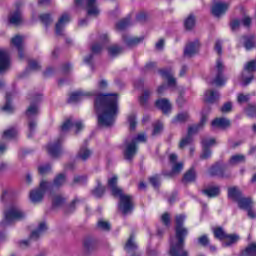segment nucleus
<instances>
[{
    "instance_id": "obj_1",
    "label": "nucleus",
    "mask_w": 256,
    "mask_h": 256,
    "mask_svg": "<svg viewBox=\"0 0 256 256\" xmlns=\"http://www.w3.org/2000/svg\"><path fill=\"white\" fill-rule=\"evenodd\" d=\"M99 127H111L119 115V94H98L94 101Z\"/></svg>"
},
{
    "instance_id": "obj_2",
    "label": "nucleus",
    "mask_w": 256,
    "mask_h": 256,
    "mask_svg": "<svg viewBox=\"0 0 256 256\" xmlns=\"http://www.w3.org/2000/svg\"><path fill=\"white\" fill-rule=\"evenodd\" d=\"M183 223H185V215L176 216L175 238H170L171 256H189V252L185 250V238L189 235V230Z\"/></svg>"
},
{
    "instance_id": "obj_3",
    "label": "nucleus",
    "mask_w": 256,
    "mask_h": 256,
    "mask_svg": "<svg viewBox=\"0 0 256 256\" xmlns=\"http://www.w3.org/2000/svg\"><path fill=\"white\" fill-rule=\"evenodd\" d=\"M117 176H113L108 180V187H110L113 197H119L120 201L118 209L123 215H129L133 211V197L123 194V190L117 186Z\"/></svg>"
},
{
    "instance_id": "obj_4",
    "label": "nucleus",
    "mask_w": 256,
    "mask_h": 256,
    "mask_svg": "<svg viewBox=\"0 0 256 256\" xmlns=\"http://www.w3.org/2000/svg\"><path fill=\"white\" fill-rule=\"evenodd\" d=\"M27 215L21 209V207L17 205H12L4 212V219L2 221L3 227H7L8 225H13L15 221H22L25 219Z\"/></svg>"
},
{
    "instance_id": "obj_5",
    "label": "nucleus",
    "mask_w": 256,
    "mask_h": 256,
    "mask_svg": "<svg viewBox=\"0 0 256 256\" xmlns=\"http://www.w3.org/2000/svg\"><path fill=\"white\" fill-rule=\"evenodd\" d=\"M228 197L232 201L238 203V207L240 209H244L245 211H247V209H251V207H253V201H251L250 198L243 197V194L238 187L229 188Z\"/></svg>"
},
{
    "instance_id": "obj_6",
    "label": "nucleus",
    "mask_w": 256,
    "mask_h": 256,
    "mask_svg": "<svg viewBox=\"0 0 256 256\" xmlns=\"http://www.w3.org/2000/svg\"><path fill=\"white\" fill-rule=\"evenodd\" d=\"M207 123V116H202L200 123L194 124L188 128L187 136L182 138L179 144L180 149H185L187 145H191V142L193 141V135H196V133L203 129V126Z\"/></svg>"
},
{
    "instance_id": "obj_7",
    "label": "nucleus",
    "mask_w": 256,
    "mask_h": 256,
    "mask_svg": "<svg viewBox=\"0 0 256 256\" xmlns=\"http://www.w3.org/2000/svg\"><path fill=\"white\" fill-rule=\"evenodd\" d=\"M51 189V182L46 180H42L38 188L33 189L29 193V199L31 203L37 204L43 201V197H45V192Z\"/></svg>"
},
{
    "instance_id": "obj_8",
    "label": "nucleus",
    "mask_w": 256,
    "mask_h": 256,
    "mask_svg": "<svg viewBox=\"0 0 256 256\" xmlns=\"http://www.w3.org/2000/svg\"><path fill=\"white\" fill-rule=\"evenodd\" d=\"M214 237L216 239H219L220 241H223V239H226V241L223 242V247H231V245H235L237 241H239V236L236 234H227L223 228L218 227L214 229Z\"/></svg>"
},
{
    "instance_id": "obj_9",
    "label": "nucleus",
    "mask_w": 256,
    "mask_h": 256,
    "mask_svg": "<svg viewBox=\"0 0 256 256\" xmlns=\"http://www.w3.org/2000/svg\"><path fill=\"white\" fill-rule=\"evenodd\" d=\"M224 69H225V66L223 65V61H221V59H218L216 61L215 68L212 70V75H214V79L212 83H214L216 87H223V85L227 83V78L223 76Z\"/></svg>"
},
{
    "instance_id": "obj_10",
    "label": "nucleus",
    "mask_w": 256,
    "mask_h": 256,
    "mask_svg": "<svg viewBox=\"0 0 256 256\" xmlns=\"http://www.w3.org/2000/svg\"><path fill=\"white\" fill-rule=\"evenodd\" d=\"M256 71V60L247 62L242 71V85L247 87L253 81V73Z\"/></svg>"
},
{
    "instance_id": "obj_11",
    "label": "nucleus",
    "mask_w": 256,
    "mask_h": 256,
    "mask_svg": "<svg viewBox=\"0 0 256 256\" xmlns=\"http://www.w3.org/2000/svg\"><path fill=\"white\" fill-rule=\"evenodd\" d=\"M75 4L78 6L86 5V11L89 17H97L100 13L99 7H97V0H75Z\"/></svg>"
},
{
    "instance_id": "obj_12",
    "label": "nucleus",
    "mask_w": 256,
    "mask_h": 256,
    "mask_svg": "<svg viewBox=\"0 0 256 256\" xmlns=\"http://www.w3.org/2000/svg\"><path fill=\"white\" fill-rule=\"evenodd\" d=\"M45 231H47V224H45V222H41L38 225V228L31 233L30 238L28 240L21 241V245H23L24 247H29L31 242L37 241L39 237H42V235L45 234Z\"/></svg>"
},
{
    "instance_id": "obj_13",
    "label": "nucleus",
    "mask_w": 256,
    "mask_h": 256,
    "mask_svg": "<svg viewBox=\"0 0 256 256\" xmlns=\"http://www.w3.org/2000/svg\"><path fill=\"white\" fill-rule=\"evenodd\" d=\"M75 129V133H79L83 129V122L73 119L66 120L61 126V133H69V131Z\"/></svg>"
},
{
    "instance_id": "obj_14",
    "label": "nucleus",
    "mask_w": 256,
    "mask_h": 256,
    "mask_svg": "<svg viewBox=\"0 0 256 256\" xmlns=\"http://www.w3.org/2000/svg\"><path fill=\"white\" fill-rule=\"evenodd\" d=\"M139 147L135 143V140L126 141L125 148H124V159L126 161H131L137 155Z\"/></svg>"
},
{
    "instance_id": "obj_15",
    "label": "nucleus",
    "mask_w": 256,
    "mask_h": 256,
    "mask_svg": "<svg viewBox=\"0 0 256 256\" xmlns=\"http://www.w3.org/2000/svg\"><path fill=\"white\" fill-rule=\"evenodd\" d=\"M169 163L172 167V170L170 172V177H173V175H179L183 171V162H177L178 156L175 153H172L168 157Z\"/></svg>"
},
{
    "instance_id": "obj_16",
    "label": "nucleus",
    "mask_w": 256,
    "mask_h": 256,
    "mask_svg": "<svg viewBox=\"0 0 256 256\" xmlns=\"http://www.w3.org/2000/svg\"><path fill=\"white\" fill-rule=\"evenodd\" d=\"M214 138H203L202 139V154L200 155V159H210L212 152L210 147L215 145Z\"/></svg>"
},
{
    "instance_id": "obj_17",
    "label": "nucleus",
    "mask_w": 256,
    "mask_h": 256,
    "mask_svg": "<svg viewBox=\"0 0 256 256\" xmlns=\"http://www.w3.org/2000/svg\"><path fill=\"white\" fill-rule=\"evenodd\" d=\"M199 47H201L199 40L189 42L184 49V57H193V55H197V53H199Z\"/></svg>"
},
{
    "instance_id": "obj_18",
    "label": "nucleus",
    "mask_w": 256,
    "mask_h": 256,
    "mask_svg": "<svg viewBox=\"0 0 256 256\" xmlns=\"http://www.w3.org/2000/svg\"><path fill=\"white\" fill-rule=\"evenodd\" d=\"M159 73L163 79H166L168 87H171V89L177 87V80L173 77V71H171V69H162Z\"/></svg>"
},
{
    "instance_id": "obj_19",
    "label": "nucleus",
    "mask_w": 256,
    "mask_h": 256,
    "mask_svg": "<svg viewBox=\"0 0 256 256\" xmlns=\"http://www.w3.org/2000/svg\"><path fill=\"white\" fill-rule=\"evenodd\" d=\"M209 174L213 177H230V174L227 173V166H221L219 164L212 166L209 170Z\"/></svg>"
},
{
    "instance_id": "obj_20",
    "label": "nucleus",
    "mask_w": 256,
    "mask_h": 256,
    "mask_svg": "<svg viewBox=\"0 0 256 256\" xmlns=\"http://www.w3.org/2000/svg\"><path fill=\"white\" fill-rule=\"evenodd\" d=\"M8 21L10 25H14L15 27H19V25H23V14L21 10L18 8L16 11L11 12Z\"/></svg>"
},
{
    "instance_id": "obj_21",
    "label": "nucleus",
    "mask_w": 256,
    "mask_h": 256,
    "mask_svg": "<svg viewBox=\"0 0 256 256\" xmlns=\"http://www.w3.org/2000/svg\"><path fill=\"white\" fill-rule=\"evenodd\" d=\"M227 9H229L228 3L217 2L212 7V14L214 17H221V15H225V13H227Z\"/></svg>"
},
{
    "instance_id": "obj_22",
    "label": "nucleus",
    "mask_w": 256,
    "mask_h": 256,
    "mask_svg": "<svg viewBox=\"0 0 256 256\" xmlns=\"http://www.w3.org/2000/svg\"><path fill=\"white\" fill-rule=\"evenodd\" d=\"M91 95H95V93L76 91L70 95L68 103H79V101H82V99H85V97H91Z\"/></svg>"
},
{
    "instance_id": "obj_23",
    "label": "nucleus",
    "mask_w": 256,
    "mask_h": 256,
    "mask_svg": "<svg viewBox=\"0 0 256 256\" xmlns=\"http://www.w3.org/2000/svg\"><path fill=\"white\" fill-rule=\"evenodd\" d=\"M47 152L51 157H59L63 150L61 149V140L58 139L56 142L51 143L47 146Z\"/></svg>"
},
{
    "instance_id": "obj_24",
    "label": "nucleus",
    "mask_w": 256,
    "mask_h": 256,
    "mask_svg": "<svg viewBox=\"0 0 256 256\" xmlns=\"http://www.w3.org/2000/svg\"><path fill=\"white\" fill-rule=\"evenodd\" d=\"M71 21V16L69 14H63L56 24V35H63V30L65 25Z\"/></svg>"
},
{
    "instance_id": "obj_25",
    "label": "nucleus",
    "mask_w": 256,
    "mask_h": 256,
    "mask_svg": "<svg viewBox=\"0 0 256 256\" xmlns=\"http://www.w3.org/2000/svg\"><path fill=\"white\" fill-rule=\"evenodd\" d=\"M11 65V62L9 60V54L3 50L0 49V73H3V71H7Z\"/></svg>"
},
{
    "instance_id": "obj_26",
    "label": "nucleus",
    "mask_w": 256,
    "mask_h": 256,
    "mask_svg": "<svg viewBox=\"0 0 256 256\" xmlns=\"http://www.w3.org/2000/svg\"><path fill=\"white\" fill-rule=\"evenodd\" d=\"M126 47H137L139 43H143V36L140 37H133L129 35H123L122 37Z\"/></svg>"
},
{
    "instance_id": "obj_27",
    "label": "nucleus",
    "mask_w": 256,
    "mask_h": 256,
    "mask_svg": "<svg viewBox=\"0 0 256 256\" xmlns=\"http://www.w3.org/2000/svg\"><path fill=\"white\" fill-rule=\"evenodd\" d=\"M11 43L18 49L19 58L23 59L25 57V54H23V36L16 35L11 39Z\"/></svg>"
},
{
    "instance_id": "obj_28",
    "label": "nucleus",
    "mask_w": 256,
    "mask_h": 256,
    "mask_svg": "<svg viewBox=\"0 0 256 256\" xmlns=\"http://www.w3.org/2000/svg\"><path fill=\"white\" fill-rule=\"evenodd\" d=\"M240 43L243 45L246 51L255 49V38H253V36H243L240 38Z\"/></svg>"
},
{
    "instance_id": "obj_29",
    "label": "nucleus",
    "mask_w": 256,
    "mask_h": 256,
    "mask_svg": "<svg viewBox=\"0 0 256 256\" xmlns=\"http://www.w3.org/2000/svg\"><path fill=\"white\" fill-rule=\"evenodd\" d=\"M37 115H39V105L37 102L31 103L26 110L27 119H37Z\"/></svg>"
},
{
    "instance_id": "obj_30",
    "label": "nucleus",
    "mask_w": 256,
    "mask_h": 256,
    "mask_svg": "<svg viewBox=\"0 0 256 256\" xmlns=\"http://www.w3.org/2000/svg\"><path fill=\"white\" fill-rule=\"evenodd\" d=\"M156 107H158L162 113H169V111H171V102L167 98H162L156 101Z\"/></svg>"
},
{
    "instance_id": "obj_31",
    "label": "nucleus",
    "mask_w": 256,
    "mask_h": 256,
    "mask_svg": "<svg viewBox=\"0 0 256 256\" xmlns=\"http://www.w3.org/2000/svg\"><path fill=\"white\" fill-rule=\"evenodd\" d=\"M212 127L227 129V127H231V121L227 118H216L212 121Z\"/></svg>"
},
{
    "instance_id": "obj_32",
    "label": "nucleus",
    "mask_w": 256,
    "mask_h": 256,
    "mask_svg": "<svg viewBox=\"0 0 256 256\" xmlns=\"http://www.w3.org/2000/svg\"><path fill=\"white\" fill-rule=\"evenodd\" d=\"M92 154L93 152L91 151V149H89L87 145H83L80 147L77 157L78 159H81V161H87V159H89V157H91Z\"/></svg>"
},
{
    "instance_id": "obj_33",
    "label": "nucleus",
    "mask_w": 256,
    "mask_h": 256,
    "mask_svg": "<svg viewBox=\"0 0 256 256\" xmlns=\"http://www.w3.org/2000/svg\"><path fill=\"white\" fill-rule=\"evenodd\" d=\"M13 97V93L8 92L6 94V103L5 105L2 107V111H4V113H13V111H15V107L13 106V104L11 103V99Z\"/></svg>"
},
{
    "instance_id": "obj_34",
    "label": "nucleus",
    "mask_w": 256,
    "mask_h": 256,
    "mask_svg": "<svg viewBox=\"0 0 256 256\" xmlns=\"http://www.w3.org/2000/svg\"><path fill=\"white\" fill-rule=\"evenodd\" d=\"M219 92L216 90H208L205 92L204 99L206 103H215L219 99Z\"/></svg>"
},
{
    "instance_id": "obj_35",
    "label": "nucleus",
    "mask_w": 256,
    "mask_h": 256,
    "mask_svg": "<svg viewBox=\"0 0 256 256\" xmlns=\"http://www.w3.org/2000/svg\"><path fill=\"white\" fill-rule=\"evenodd\" d=\"M206 195V197H219V193H221V189L219 186H210L202 191Z\"/></svg>"
},
{
    "instance_id": "obj_36",
    "label": "nucleus",
    "mask_w": 256,
    "mask_h": 256,
    "mask_svg": "<svg viewBox=\"0 0 256 256\" xmlns=\"http://www.w3.org/2000/svg\"><path fill=\"white\" fill-rule=\"evenodd\" d=\"M28 119V138L31 139L35 132L37 131V118H27Z\"/></svg>"
},
{
    "instance_id": "obj_37",
    "label": "nucleus",
    "mask_w": 256,
    "mask_h": 256,
    "mask_svg": "<svg viewBox=\"0 0 256 256\" xmlns=\"http://www.w3.org/2000/svg\"><path fill=\"white\" fill-rule=\"evenodd\" d=\"M67 183V175L65 174H58L55 178H54V181L53 183L51 184L50 186V189L52 187H63V185Z\"/></svg>"
},
{
    "instance_id": "obj_38",
    "label": "nucleus",
    "mask_w": 256,
    "mask_h": 256,
    "mask_svg": "<svg viewBox=\"0 0 256 256\" xmlns=\"http://www.w3.org/2000/svg\"><path fill=\"white\" fill-rule=\"evenodd\" d=\"M95 245H97V240L93 237H86L83 241L85 251H93V249H95Z\"/></svg>"
},
{
    "instance_id": "obj_39",
    "label": "nucleus",
    "mask_w": 256,
    "mask_h": 256,
    "mask_svg": "<svg viewBox=\"0 0 256 256\" xmlns=\"http://www.w3.org/2000/svg\"><path fill=\"white\" fill-rule=\"evenodd\" d=\"M131 25H133V23L131 22V18L127 17V18L120 20L116 24V30L117 31H125V29H127L128 27H131Z\"/></svg>"
},
{
    "instance_id": "obj_40",
    "label": "nucleus",
    "mask_w": 256,
    "mask_h": 256,
    "mask_svg": "<svg viewBox=\"0 0 256 256\" xmlns=\"http://www.w3.org/2000/svg\"><path fill=\"white\" fill-rule=\"evenodd\" d=\"M97 186L92 190V195L94 197H103V194L105 193V186L101 184V180H96Z\"/></svg>"
},
{
    "instance_id": "obj_41",
    "label": "nucleus",
    "mask_w": 256,
    "mask_h": 256,
    "mask_svg": "<svg viewBox=\"0 0 256 256\" xmlns=\"http://www.w3.org/2000/svg\"><path fill=\"white\" fill-rule=\"evenodd\" d=\"M124 249L126 253H132V251H135V249H137V243H135V238L133 236H130L125 244Z\"/></svg>"
},
{
    "instance_id": "obj_42",
    "label": "nucleus",
    "mask_w": 256,
    "mask_h": 256,
    "mask_svg": "<svg viewBox=\"0 0 256 256\" xmlns=\"http://www.w3.org/2000/svg\"><path fill=\"white\" fill-rule=\"evenodd\" d=\"M239 163H245V156L242 154H236L229 160V165H239Z\"/></svg>"
},
{
    "instance_id": "obj_43",
    "label": "nucleus",
    "mask_w": 256,
    "mask_h": 256,
    "mask_svg": "<svg viewBox=\"0 0 256 256\" xmlns=\"http://www.w3.org/2000/svg\"><path fill=\"white\" fill-rule=\"evenodd\" d=\"M185 121H189V113L181 112L172 120V123H185Z\"/></svg>"
},
{
    "instance_id": "obj_44",
    "label": "nucleus",
    "mask_w": 256,
    "mask_h": 256,
    "mask_svg": "<svg viewBox=\"0 0 256 256\" xmlns=\"http://www.w3.org/2000/svg\"><path fill=\"white\" fill-rule=\"evenodd\" d=\"M184 26L187 31H191L193 27H195V16L193 14H190L184 21Z\"/></svg>"
},
{
    "instance_id": "obj_45",
    "label": "nucleus",
    "mask_w": 256,
    "mask_h": 256,
    "mask_svg": "<svg viewBox=\"0 0 256 256\" xmlns=\"http://www.w3.org/2000/svg\"><path fill=\"white\" fill-rule=\"evenodd\" d=\"M50 197L52 199V204L54 207H59L65 203V198L61 195H53L50 194Z\"/></svg>"
},
{
    "instance_id": "obj_46",
    "label": "nucleus",
    "mask_w": 256,
    "mask_h": 256,
    "mask_svg": "<svg viewBox=\"0 0 256 256\" xmlns=\"http://www.w3.org/2000/svg\"><path fill=\"white\" fill-rule=\"evenodd\" d=\"M242 256H256V243H251L242 253Z\"/></svg>"
},
{
    "instance_id": "obj_47",
    "label": "nucleus",
    "mask_w": 256,
    "mask_h": 256,
    "mask_svg": "<svg viewBox=\"0 0 256 256\" xmlns=\"http://www.w3.org/2000/svg\"><path fill=\"white\" fill-rule=\"evenodd\" d=\"M196 177L197 174L195 173V169L191 168L184 174V181L185 183H191L192 181H195Z\"/></svg>"
},
{
    "instance_id": "obj_48",
    "label": "nucleus",
    "mask_w": 256,
    "mask_h": 256,
    "mask_svg": "<svg viewBox=\"0 0 256 256\" xmlns=\"http://www.w3.org/2000/svg\"><path fill=\"white\" fill-rule=\"evenodd\" d=\"M15 137H17V129L15 128L4 131L2 135V139H6V140L15 139Z\"/></svg>"
},
{
    "instance_id": "obj_49",
    "label": "nucleus",
    "mask_w": 256,
    "mask_h": 256,
    "mask_svg": "<svg viewBox=\"0 0 256 256\" xmlns=\"http://www.w3.org/2000/svg\"><path fill=\"white\" fill-rule=\"evenodd\" d=\"M41 69V64L37 60H29L27 71H39Z\"/></svg>"
},
{
    "instance_id": "obj_50",
    "label": "nucleus",
    "mask_w": 256,
    "mask_h": 256,
    "mask_svg": "<svg viewBox=\"0 0 256 256\" xmlns=\"http://www.w3.org/2000/svg\"><path fill=\"white\" fill-rule=\"evenodd\" d=\"M87 183V175L74 176L72 185H85Z\"/></svg>"
},
{
    "instance_id": "obj_51",
    "label": "nucleus",
    "mask_w": 256,
    "mask_h": 256,
    "mask_svg": "<svg viewBox=\"0 0 256 256\" xmlns=\"http://www.w3.org/2000/svg\"><path fill=\"white\" fill-rule=\"evenodd\" d=\"M97 227L101 229V231H111V224L105 220H99Z\"/></svg>"
},
{
    "instance_id": "obj_52",
    "label": "nucleus",
    "mask_w": 256,
    "mask_h": 256,
    "mask_svg": "<svg viewBox=\"0 0 256 256\" xmlns=\"http://www.w3.org/2000/svg\"><path fill=\"white\" fill-rule=\"evenodd\" d=\"M121 51H123V49L117 45L108 47V53L111 57H116V55H119Z\"/></svg>"
},
{
    "instance_id": "obj_53",
    "label": "nucleus",
    "mask_w": 256,
    "mask_h": 256,
    "mask_svg": "<svg viewBox=\"0 0 256 256\" xmlns=\"http://www.w3.org/2000/svg\"><path fill=\"white\" fill-rule=\"evenodd\" d=\"M38 172L40 175H47L51 173V165L50 164H42L38 167Z\"/></svg>"
},
{
    "instance_id": "obj_54",
    "label": "nucleus",
    "mask_w": 256,
    "mask_h": 256,
    "mask_svg": "<svg viewBox=\"0 0 256 256\" xmlns=\"http://www.w3.org/2000/svg\"><path fill=\"white\" fill-rule=\"evenodd\" d=\"M40 21H42L47 27L53 23V18H51L50 14H42L40 15Z\"/></svg>"
},
{
    "instance_id": "obj_55",
    "label": "nucleus",
    "mask_w": 256,
    "mask_h": 256,
    "mask_svg": "<svg viewBox=\"0 0 256 256\" xmlns=\"http://www.w3.org/2000/svg\"><path fill=\"white\" fill-rule=\"evenodd\" d=\"M128 123L130 125V129L133 131L135 130V127H137V118L135 114H130L128 116Z\"/></svg>"
},
{
    "instance_id": "obj_56",
    "label": "nucleus",
    "mask_w": 256,
    "mask_h": 256,
    "mask_svg": "<svg viewBox=\"0 0 256 256\" xmlns=\"http://www.w3.org/2000/svg\"><path fill=\"white\" fill-rule=\"evenodd\" d=\"M149 181H150L151 185L154 186L155 189H157V187H159V185H161V177H159V175L150 177Z\"/></svg>"
},
{
    "instance_id": "obj_57",
    "label": "nucleus",
    "mask_w": 256,
    "mask_h": 256,
    "mask_svg": "<svg viewBox=\"0 0 256 256\" xmlns=\"http://www.w3.org/2000/svg\"><path fill=\"white\" fill-rule=\"evenodd\" d=\"M246 114L248 115V117H256V104L248 105V107L246 108Z\"/></svg>"
},
{
    "instance_id": "obj_58",
    "label": "nucleus",
    "mask_w": 256,
    "mask_h": 256,
    "mask_svg": "<svg viewBox=\"0 0 256 256\" xmlns=\"http://www.w3.org/2000/svg\"><path fill=\"white\" fill-rule=\"evenodd\" d=\"M249 99H251V96L249 94H238L237 96V103H239L240 105L243 103H247V101H249Z\"/></svg>"
},
{
    "instance_id": "obj_59",
    "label": "nucleus",
    "mask_w": 256,
    "mask_h": 256,
    "mask_svg": "<svg viewBox=\"0 0 256 256\" xmlns=\"http://www.w3.org/2000/svg\"><path fill=\"white\" fill-rule=\"evenodd\" d=\"M161 221L162 223L166 226L169 227L170 223H171V216L169 215V213H164L161 216Z\"/></svg>"
},
{
    "instance_id": "obj_60",
    "label": "nucleus",
    "mask_w": 256,
    "mask_h": 256,
    "mask_svg": "<svg viewBox=\"0 0 256 256\" xmlns=\"http://www.w3.org/2000/svg\"><path fill=\"white\" fill-rule=\"evenodd\" d=\"M230 27L232 31H238L239 27H241V21L239 19L232 20Z\"/></svg>"
},
{
    "instance_id": "obj_61",
    "label": "nucleus",
    "mask_w": 256,
    "mask_h": 256,
    "mask_svg": "<svg viewBox=\"0 0 256 256\" xmlns=\"http://www.w3.org/2000/svg\"><path fill=\"white\" fill-rule=\"evenodd\" d=\"M233 109V104L231 102H226L222 107H221V112L222 113H231V110Z\"/></svg>"
},
{
    "instance_id": "obj_62",
    "label": "nucleus",
    "mask_w": 256,
    "mask_h": 256,
    "mask_svg": "<svg viewBox=\"0 0 256 256\" xmlns=\"http://www.w3.org/2000/svg\"><path fill=\"white\" fill-rule=\"evenodd\" d=\"M151 95V91L145 90L143 95L140 96V103L141 105H145L147 103V99H149V96Z\"/></svg>"
},
{
    "instance_id": "obj_63",
    "label": "nucleus",
    "mask_w": 256,
    "mask_h": 256,
    "mask_svg": "<svg viewBox=\"0 0 256 256\" xmlns=\"http://www.w3.org/2000/svg\"><path fill=\"white\" fill-rule=\"evenodd\" d=\"M91 51L92 53H101V51H103V44H99V43H96V44H93L92 47H91Z\"/></svg>"
},
{
    "instance_id": "obj_64",
    "label": "nucleus",
    "mask_w": 256,
    "mask_h": 256,
    "mask_svg": "<svg viewBox=\"0 0 256 256\" xmlns=\"http://www.w3.org/2000/svg\"><path fill=\"white\" fill-rule=\"evenodd\" d=\"M198 243L203 247H207V245H209V237H207V235H202L198 238Z\"/></svg>"
}]
</instances>
